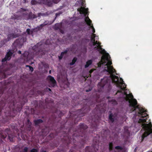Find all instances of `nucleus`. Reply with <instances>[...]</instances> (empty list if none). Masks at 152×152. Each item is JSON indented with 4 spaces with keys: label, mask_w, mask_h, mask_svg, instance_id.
<instances>
[{
    "label": "nucleus",
    "mask_w": 152,
    "mask_h": 152,
    "mask_svg": "<svg viewBox=\"0 0 152 152\" xmlns=\"http://www.w3.org/2000/svg\"><path fill=\"white\" fill-rule=\"evenodd\" d=\"M12 117H14V116H15V115H12Z\"/></svg>",
    "instance_id": "59"
},
{
    "label": "nucleus",
    "mask_w": 152,
    "mask_h": 152,
    "mask_svg": "<svg viewBox=\"0 0 152 152\" xmlns=\"http://www.w3.org/2000/svg\"><path fill=\"white\" fill-rule=\"evenodd\" d=\"M33 49L34 51L36 52L37 53V52H39L40 51L39 50V48L38 47L37 44L36 45H35L32 48Z\"/></svg>",
    "instance_id": "28"
},
{
    "label": "nucleus",
    "mask_w": 152,
    "mask_h": 152,
    "mask_svg": "<svg viewBox=\"0 0 152 152\" xmlns=\"http://www.w3.org/2000/svg\"><path fill=\"white\" fill-rule=\"evenodd\" d=\"M26 67H28L29 68L31 72H33L34 70V69L33 67L32 66H29V65H26Z\"/></svg>",
    "instance_id": "38"
},
{
    "label": "nucleus",
    "mask_w": 152,
    "mask_h": 152,
    "mask_svg": "<svg viewBox=\"0 0 152 152\" xmlns=\"http://www.w3.org/2000/svg\"><path fill=\"white\" fill-rule=\"evenodd\" d=\"M87 128V126L85 124L81 123L76 129L73 127L69 128L67 133L63 131L64 135L61 139L65 148L63 147L61 151L66 152L71 147L77 151L78 148H83L84 145L88 139L86 131Z\"/></svg>",
    "instance_id": "1"
},
{
    "label": "nucleus",
    "mask_w": 152,
    "mask_h": 152,
    "mask_svg": "<svg viewBox=\"0 0 152 152\" xmlns=\"http://www.w3.org/2000/svg\"><path fill=\"white\" fill-rule=\"evenodd\" d=\"M18 53L19 54H21V51L20 50H19L18 51Z\"/></svg>",
    "instance_id": "53"
},
{
    "label": "nucleus",
    "mask_w": 152,
    "mask_h": 152,
    "mask_svg": "<svg viewBox=\"0 0 152 152\" xmlns=\"http://www.w3.org/2000/svg\"><path fill=\"white\" fill-rule=\"evenodd\" d=\"M100 117L98 115H94L93 117H91V128L93 129V131L96 130L97 127V124L99 121Z\"/></svg>",
    "instance_id": "9"
},
{
    "label": "nucleus",
    "mask_w": 152,
    "mask_h": 152,
    "mask_svg": "<svg viewBox=\"0 0 152 152\" xmlns=\"http://www.w3.org/2000/svg\"><path fill=\"white\" fill-rule=\"evenodd\" d=\"M5 90V88L4 87H2L0 88V98L3 94Z\"/></svg>",
    "instance_id": "27"
},
{
    "label": "nucleus",
    "mask_w": 152,
    "mask_h": 152,
    "mask_svg": "<svg viewBox=\"0 0 152 152\" xmlns=\"http://www.w3.org/2000/svg\"><path fill=\"white\" fill-rule=\"evenodd\" d=\"M61 0H48V2L47 3L48 4L49 7L51 6L53 3L55 4L58 3Z\"/></svg>",
    "instance_id": "17"
},
{
    "label": "nucleus",
    "mask_w": 152,
    "mask_h": 152,
    "mask_svg": "<svg viewBox=\"0 0 152 152\" xmlns=\"http://www.w3.org/2000/svg\"><path fill=\"white\" fill-rule=\"evenodd\" d=\"M110 58V56L108 53H106L105 55L102 56L101 57V59L100 61L98 63V65L100 67L101 65L105 64L106 63L107 61L108 62L106 64V67H105L104 70L106 71L107 68L110 66H112L111 65L112 64L111 61H109V59Z\"/></svg>",
    "instance_id": "7"
},
{
    "label": "nucleus",
    "mask_w": 152,
    "mask_h": 152,
    "mask_svg": "<svg viewBox=\"0 0 152 152\" xmlns=\"http://www.w3.org/2000/svg\"><path fill=\"white\" fill-rule=\"evenodd\" d=\"M109 150L110 151H111L113 150V143L112 142H110L109 144Z\"/></svg>",
    "instance_id": "29"
},
{
    "label": "nucleus",
    "mask_w": 152,
    "mask_h": 152,
    "mask_svg": "<svg viewBox=\"0 0 152 152\" xmlns=\"http://www.w3.org/2000/svg\"><path fill=\"white\" fill-rule=\"evenodd\" d=\"M28 150V148L26 147H25L23 149V151L24 152H27Z\"/></svg>",
    "instance_id": "44"
},
{
    "label": "nucleus",
    "mask_w": 152,
    "mask_h": 152,
    "mask_svg": "<svg viewBox=\"0 0 152 152\" xmlns=\"http://www.w3.org/2000/svg\"><path fill=\"white\" fill-rule=\"evenodd\" d=\"M91 90V89H90V88H89V89H87V90H86V92H89V91H90Z\"/></svg>",
    "instance_id": "49"
},
{
    "label": "nucleus",
    "mask_w": 152,
    "mask_h": 152,
    "mask_svg": "<svg viewBox=\"0 0 152 152\" xmlns=\"http://www.w3.org/2000/svg\"><path fill=\"white\" fill-rule=\"evenodd\" d=\"M15 35L13 34H8L7 35V41H9L11 39H13L14 38H15Z\"/></svg>",
    "instance_id": "22"
},
{
    "label": "nucleus",
    "mask_w": 152,
    "mask_h": 152,
    "mask_svg": "<svg viewBox=\"0 0 152 152\" xmlns=\"http://www.w3.org/2000/svg\"><path fill=\"white\" fill-rule=\"evenodd\" d=\"M98 140L95 141V138L93 140V144L92 146L90 147L87 146L86 148L85 152H96L98 150L99 147ZM79 152H80V151Z\"/></svg>",
    "instance_id": "8"
},
{
    "label": "nucleus",
    "mask_w": 152,
    "mask_h": 152,
    "mask_svg": "<svg viewBox=\"0 0 152 152\" xmlns=\"http://www.w3.org/2000/svg\"><path fill=\"white\" fill-rule=\"evenodd\" d=\"M54 113H57V111H55V112H54Z\"/></svg>",
    "instance_id": "61"
},
{
    "label": "nucleus",
    "mask_w": 152,
    "mask_h": 152,
    "mask_svg": "<svg viewBox=\"0 0 152 152\" xmlns=\"http://www.w3.org/2000/svg\"><path fill=\"white\" fill-rule=\"evenodd\" d=\"M100 105H96V108H97V109H98L99 111H101V109L102 108H100L99 107Z\"/></svg>",
    "instance_id": "45"
},
{
    "label": "nucleus",
    "mask_w": 152,
    "mask_h": 152,
    "mask_svg": "<svg viewBox=\"0 0 152 152\" xmlns=\"http://www.w3.org/2000/svg\"><path fill=\"white\" fill-rule=\"evenodd\" d=\"M94 69H91L89 71V73L90 74H91L94 72Z\"/></svg>",
    "instance_id": "46"
},
{
    "label": "nucleus",
    "mask_w": 152,
    "mask_h": 152,
    "mask_svg": "<svg viewBox=\"0 0 152 152\" xmlns=\"http://www.w3.org/2000/svg\"><path fill=\"white\" fill-rule=\"evenodd\" d=\"M110 113H111V111H110ZM116 115L115 114H113L111 113L109 114V119L110 122L112 123L114 122L115 120L116 119Z\"/></svg>",
    "instance_id": "14"
},
{
    "label": "nucleus",
    "mask_w": 152,
    "mask_h": 152,
    "mask_svg": "<svg viewBox=\"0 0 152 152\" xmlns=\"http://www.w3.org/2000/svg\"><path fill=\"white\" fill-rule=\"evenodd\" d=\"M126 85H125V86H123V87H122V86H120V87L119 88H120V90L117 91V93H120L122 95L124 94V95H126V97L127 95L128 94H127L126 92L125 91H125L126 90Z\"/></svg>",
    "instance_id": "13"
},
{
    "label": "nucleus",
    "mask_w": 152,
    "mask_h": 152,
    "mask_svg": "<svg viewBox=\"0 0 152 152\" xmlns=\"http://www.w3.org/2000/svg\"><path fill=\"white\" fill-rule=\"evenodd\" d=\"M100 53L101 54H103L105 53L104 55H105L107 53L106 52V51L104 49H102L100 51H99Z\"/></svg>",
    "instance_id": "37"
},
{
    "label": "nucleus",
    "mask_w": 152,
    "mask_h": 152,
    "mask_svg": "<svg viewBox=\"0 0 152 152\" xmlns=\"http://www.w3.org/2000/svg\"><path fill=\"white\" fill-rule=\"evenodd\" d=\"M25 39L24 38L17 39L13 44V46H14L15 48L13 50V51H14L15 50V51H17V48H20L23 45V42H25Z\"/></svg>",
    "instance_id": "10"
},
{
    "label": "nucleus",
    "mask_w": 152,
    "mask_h": 152,
    "mask_svg": "<svg viewBox=\"0 0 152 152\" xmlns=\"http://www.w3.org/2000/svg\"><path fill=\"white\" fill-rule=\"evenodd\" d=\"M96 36L95 34H92L91 37V41L92 42L93 45V46H95L96 45V44L98 43L99 42H98L97 41H95V37Z\"/></svg>",
    "instance_id": "15"
},
{
    "label": "nucleus",
    "mask_w": 152,
    "mask_h": 152,
    "mask_svg": "<svg viewBox=\"0 0 152 152\" xmlns=\"http://www.w3.org/2000/svg\"><path fill=\"white\" fill-rule=\"evenodd\" d=\"M47 89L49 91H51V90L50 88H47Z\"/></svg>",
    "instance_id": "54"
},
{
    "label": "nucleus",
    "mask_w": 152,
    "mask_h": 152,
    "mask_svg": "<svg viewBox=\"0 0 152 152\" xmlns=\"http://www.w3.org/2000/svg\"><path fill=\"white\" fill-rule=\"evenodd\" d=\"M23 10H24V11H26V10L25 9H23Z\"/></svg>",
    "instance_id": "60"
},
{
    "label": "nucleus",
    "mask_w": 152,
    "mask_h": 152,
    "mask_svg": "<svg viewBox=\"0 0 152 152\" xmlns=\"http://www.w3.org/2000/svg\"><path fill=\"white\" fill-rule=\"evenodd\" d=\"M8 139L10 140V141H12V138L10 136H8Z\"/></svg>",
    "instance_id": "47"
},
{
    "label": "nucleus",
    "mask_w": 152,
    "mask_h": 152,
    "mask_svg": "<svg viewBox=\"0 0 152 152\" xmlns=\"http://www.w3.org/2000/svg\"><path fill=\"white\" fill-rule=\"evenodd\" d=\"M60 113H61V116H62V115H63V114H62V113L61 112H60Z\"/></svg>",
    "instance_id": "58"
},
{
    "label": "nucleus",
    "mask_w": 152,
    "mask_h": 152,
    "mask_svg": "<svg viewBox=\"0 0 152 152\" xmlns=\"http://www.w3.org/2000/svg\"><path fill=\"white\" fill-rule=\"evenodd\" d=\"M35 30H36L35 28L31 30H30L29 28H28L26 29V32L28 34L30 35L32 34L35 31Z\"/></svg>",
    "instance_id": "23"
},
{
    "label": "nucleus",
    "mask_w": 152,
    "mask_h": 152,
    "mask_svg": "<svg viewBox=\"0 0 152 152\" xmlns=\"http://www.w3.org/2000/svg\"><path fill=\"white\" fill-rule=\"evenodd\" d=\"M7 40V39H4L1 40L0 42L1 45L3 46L4 45L6 42L8 41Z\"/></svg>",
    "instance_id": "31"
},
{
    "label": "nucleus",
    "mask_w": 152,
    "mask_h": 152,
    "mask_svg": "<svg viewBox=\"0 0 152 152\" xmlns=\"http://www.w3.org/2000/svg\"><path fill=\"white\" fill-rule=\"evenodd\" d=\"M24 104V103L20 102H17L15 98L12 99L8 98L7 101L6 99L4 100H1L0 102V115L2 110L5 113H8L10 115L13 112L15 114L18 111H21Z\"/></svg>",
    "instance_id": "3"
},
{
    "label": "nucleus",
    "mask_w": 152,
    "mask_h": 152,
    "mask_svg": "<svg viewBox=\"0 0 152 152\" xmlns=\"http://www.w3.org/2000/svg\"><path fill=\"white\" fill-rule=\"evenodd\" d=\"M61 24L56 23L55 24L54 26V29L56 30H60L61 27Z\"/></svg>",
    "instance_id": "26"
},
{
    "label": "nucleus",
    "mask_w": 152,
    "mask_h": 152,
    "mask_svg": "<svg viewBox=\"0 0 152 152\" xmlns=\"http://www.w3.org/2000/svg\"><path fill=\"white\" fill-rule=\"evenodd\" d=\"M101 43L100 42H99L96 44V46L94 48H96V49L98 51H100L102 49V48L101 46Z\"/></svg>",
    "instance_id": "21"
},
{
    "label": "nucleus",
    "mask_w": 152,
    "mask_h": 152,
    "mask_svg": "<svg viewBox=\"0 0 152 152\" xmlns=\"http://www.w3.org/2000/svg\"><path fill=\"white\" fill-rule=\"evenodd\" d=\"M2 66H0V75H2V78H5L6 76L5 72L6 70H5L3 69H2Z\"/></svg>",
    "instance_id": "18"
},
{
    "label": "nucleus",
    "mask_w": 152,
    "mask_h": 152,
    "mask_svg": "<svg viewBox=\"0 0 152 152\" xmlns=\"http://www.w3.org/2000/svg\"><path fill=\"white\" fill-rule=\"evenodd\" d=\"M92 61L91 60H90L86 62V64L85 65V67L87 68L90 65H91L92 63Z\"/></svg>",
    "instance_id": "25"
},
{
    "label": "nucleus",
    "mask_w": 152,
    "mask_h": 152,
    "mask_svg": "<svg viewBox=\"0 0 152 152\" xmlns=\"http://www.w3.org/2000/svg\"><path fill=\"white\" fill-rule=\"evenodd\" d=\"M106 71L110 74V75L104 77L103 79H101V82L98 83L97 86L99 92L102 91L104 87L107 88L108 90L110 89L111 88V82L116 84L119 87L120 86H121L119 85V77L113 74L114 73L116 72V70L113 67L110 66L108 67Z\"/></svg>",
    "instance_id": "4"
},
{
    "label": "nucleus",
    "mask_w": 152,
    "mask_h": 152,
    "mask_svg": "<svg viewBox=\"0 0 152 152\" xmlns=\"http://www.w3.org/2000/svg\"><path fill=\"white\" fill-rule=\"evenodd\" d=\"M56 15H57V14H56ZM56 16L55 17V19H54V21L56 19Z\"/></svg>",
    "instance_id": "57"
},
{
    "label": "nucleus",
    "mask_w": 152,
    "mask_h": 152,
    "mask_svg": "<svg viewBox=\"0 0 152 152\" xmlns=\"http://www.w3.org/2000/svg\"><path fill=\"white\" fill-rule=\"evenodd\" d=\"M115 149L116 150H114V152H124L125 151L123 148L120 146H115Z\"/></svg>",
    "instance_id": "16"
},
{
    "label": "nucleus",
    "mask_w": 152,
    "mask_h": 152,
    "mask_svg": "<svg viewBox=\"0 0 152 152\" xmlns=\"http://www.w3.org/2000/svg\"><path fill=\"white\" fill-rule=\"evenodd\" d=\"M31 3V4L34 5H36L38 3L39 4V2L35 0H32Z\"/></svg>",
    "instance_id": "34"
},
{
    "label": "nucleus",
    "mask_w": 152,
    "mask_h": 152,
    "mask_svg": "<svg viewBox=\"0 0 152 152\" xmlns=\"http://www.w3.org/2000/svg\"><path fill=\"white\" fill-rule=\"evenodd\" d=\"M82 40L85 41L86 42H88L89 41V39H86V38H83L82 39Z\"/></svg>",
    "instance_id": "43"
},
{
    "label": "nucleus",
    "mask_w": 152,
    "mask_h": 152,
    "mask_svg": "<svg viewBox=\"0 0 152 152\" xmlns=\"http://www.w3.org/2000/svg\"><path fill=\"white\" fill-rule=\"evenodd\" d=\"M60 32L61 33L63 34L64 33V31H63L61 29H60Z\"/></svg>",
    "instance_id": "51"
},
{
    "label": "nucleus",
    "mask_w": 152,
    "mask_h": 152,
    "mask_svg": "<svg viewBox=\"0 0 152 152\" xmlns=\"http://www.w3.org/2000/svg\"><path fill=\"white\" fill-rule=\"evenodd\" d=\"M48 80H49L50 86V87H54L56 84V81L54 78L51 75H49L47 77Z\"/></svg>",
    "instance_id": "11"
},
{
    "label": "nucleus",
    "mask_w": 152,
    "mask_h": 152,
    "mask_svg": "<svg viewBox=\"0 0 152 152\" xmlns=\"http://www.w3.org/2000/svg\"><path fill=\"white\" fill-rule=\"evenodd\" d=\"M126 99L128 101L129 104V105L132 107L133 111L138 110L137 115L141 118L139 119L138 122L142 123L141 126L142 127V129H141L140 132L144 131L141 136V141H142L149 134L152 133V124L151 123H145L146 122L147 116H148V115L146 113L147 111L139 105H137V100L133 98V96L132 93L127 94V97H126Z\"/></svg>",
    "instance_id": "2"
},
{
    "label": "nucleus",
    "mask_w": 152,
    "mask_h": 152,
    "mask_svg": "<svg viewBox=\"0 0 152 152\" xmlns=\"http://www.w3.org/2000/svg\"><path fill=\"white\" fill-rule=\"evenodd\" d=\"M43 24H44V25L45 26L48 24V23L47 22V21H46L44 22Z\"/></svg>",
    "instance_id": "48"
},
{
    "label": "nucleus",
    "mask_w": 152,
    "mask_h": 152,
    "mask_svg": "<svg viewBox=\"0 0 152 152\" xmlns=\"http://www.w3.org/2000/svg\"><path fill=\"white\" fill-rule=\"evenodd\" d=\"M124 132L125 133H126L127 134H129V130L125 126L124 128Z\"/></svg>",
    "instance_id": "36"
},
{
    "label": "nucleus",
    "mask_w": 152,
    "mask_h": 152,
    "mask_svg": "<svg viewBox=\"0 0 152 152\" xmlns=\"http://www.w3.org/2000/svg\"><path fill=\"white\" fill-rule=\"evenodd\" d=\"M88 9H86L85 8L81 7L80 8L78 9L77 10L79 11L80 14H84L85 17V21L86 24L90 28L92 29V32L94 34L95 32V29L94 28L92 24L91 23L92 21L89 19L88 17H86L88 13Z\"/></svg>",
    "instance_id": "6"
},
{
    "label": "nucleus",
    "mask_w": 152,
    "mask_h": 152,
    "mask_svg": "<svg viewBox=\"0 0 152 152\" xmlns=\"http://www.w3.org/2000/svg\"><path fill=\"white\" fill-rule=\"evenodd\" d=\"M7 135L6 134H0V137L2 139H4L6 138Z\"/></svg>",
    "instance_id": "39"
},
{
    "label": "nucleus",
    "mask_w": 152,
    "mask_h": 152,
    "mask_svg": "<svg viewBox=\"0 0 152 152\" xmlns=\"http://www.w3.org/2000/svg\"><path fill=\"white\" fill-rule=\"evenodd\" d=\"M41 152H47L46 151L43 150L41 151Z\"/></svg>",
    "instance_id": "55"
},
{
    "label": "nucleus",
    "mask_w": 152,
    "mask_h": 152,
    "mask_svg": "<svg viewBox=\"0 0 152 152\" xmlns=\"http://www.w3.org/2000/svg\"><path fill=\"white\" fill-rule=\"evenodd\" d=\"M75 151L74 150H72V149H70L69 152H74V151Z\"/></svg>",
    "instance_id": "50"
},
{
    "label": "nucleus",
    "mask_w": 152,
    "mask_h": 152,
    "mask_svg": "<svg viewBox=\"0 0 152 152\" xmlns=\"http://www.w3.org/2000/svg\"><path fill=\"white\" fill-rule=\"evenodd\" d=\"M45 25H44V24L43 23L41 24L39 26H38L37 28H35L36 29H37V30L39 31L40 30L42 29V28Z\"/></svg>",
    "instance_id": "33"
},
{
    "label": "nucleus",
    "mask_w": 152,
    "mask_h": 152,
    "mask_svg": "<svg viewBox=\"0 0 152 152\" xmlns=\"http://www.w3.org/2000/svg\"><path fill=\"white\" fill-rule=\"evenodd\" d=\"M51 70H50L49 71V74H50L51 73Z\"/></svg>",
    "instance_id": "56"
},
{
    "label": "nucleus",
    "mask_w": 152,
    "mask_h": 152,
    "mask_svg": "<svg viewBox=\"0 0 152 152\" xmlns=\"http://www.w3.org/2000/svg\"><path fill=\"white\" fill-rule=\"evenodd\" d=\"M26 124L28 125V127H30L31 125V123L29 119L27 120V122L26 123Z\"/></svg>",
    "instance_id": "35"
},
{
    "label": "nucleus",
    "mask_w": 152,
    "mask_h": 152,
    "mask_svg": "<svg viewBox=\"0 0 152 152\" xmlns=\"http://www.w3.org/2000/svg\"><path fill=\"white\" fill-rule=\"evenodd\" d=\"M88 100L83 99L81 101L82 102L79 103V104H82V103H84L83 104V107L81 109L77 110L76 111H74L72 113H70V116L74 119L75 124L77 123V120H79L81 117L85 115V114L89 112L90 110V107L88 105L89 103H87Z\"/></svg>",
    "instance_id": "5"
},
{
    "label": "nucleus",
    "mask_w": 152,
    "mask_h": 152,
    "mask_svg": "<svg viewBox=\"0 0 152 152\" xmlns=\"http://www.w3.org/2000/svg\"><path fill=\"white\" fill-rule=\"evenodd\" d=\"M48 2V0H40V1L39 2V4H43L48 6V4H47Z\"/></svg>",
    "instance_id": "24"
},
{
    "label": "nucleus",
    "mask_w": 152,
    "mask_h": 152,
    "mask_svg": "<svg viewBox=\"0 0 152 152\" xmlns=\"http://www.w3.org/2000/svg\"><path fill=\"white\" fill-rule=\"evenodd\" d=\"M120 79L122 81V82H119V85L121 84L122 85H124V86H125V85H126L125 83H124V81L123 80L122 78H120Z\"/></svg>",
    "instance_id": "40"
},
{
    "label": "nucleus",
    "mask_w": 152,
    "mask_h": 152,
    "mask_svg": "<svg viewBox=\"0 0 152 152\" xmlns=\"http://www.w3.org/2000/svg\"><path fill=\"white\" fill-rule=\"evenodd\" d=\"M82 0V4H84V2H85V1H83V0Z\"/></svg>",
    "instance_id": "52"
},
{
    "label": "nucleus",
    "mask_w": 152,
    "mask_h": 152,
    "mask_svg": "<svg viewBox=\"0 0 152 152\" xmlns=\"http://www.w3.org/2000/svg\"><path fill=\"white\" fill-rule=\"evenodd\" d=\"M34 122L35 126H37L39 124L42 123L43 121L41 119H39L37 120H34Z\"/></svg>",
    "instance_id": "20"
},
{
    "label": "nucleus",
    "mask_w": 152,
    "mask_h": 152,
    "mask_svg": "<svg viewBox=\"0 0 152 152\" xmlns=\"http://www.w3.org/2000/svg\"><path fill=\"white\" fill-rule=\"evenodd\" d=\"M11 50H10L7 53L5 58L2 60V62L6 61H9L11 59L13 53L11 52Z\"/></svg>",
    "instance_id": "12"
},
{
    "label": "nucleus",
    "mask_w": 152,
    "mask_h": 152,
    "mask_svg": "<svg viewBox=\"0 0 152 152\" xmlns=\"http://www.w3.org/2000/svg\"><path fill=\"white\" fill-rule=\"evenodd\" d=\"M109 102L113 105H116L117 104V102L115 99H112L109 101Z\"/></svg>",
    "instance_id": "32"
},
{
    "label": "nucleus",
    "mask_w": 152,
    "mask_h": 152,
    "mask_svg": "<svg viewBox=\"0 0 152 152\" xmlns=\"http://www.w3.org/2000/svg\"><path fill=\"white\" fill-rule=\"evenodd\" d=\"M77 60V58L75 57H74L72 60V62H71L69 64L70 65H73L76 62Z\"/></svg>",
    "instance_id": "30"
},
{
    "label": "nucleus",
    "mask_w": 152,
    "mask_h": 152,
    "mask_svg": "<svg viewBox=\"0 0 152 152\" xmlns=\"http://www.w3.org/2000/svg\"><path fill=\"white\" fill-rule=\"evenodd\" d=\"M30 152H38V150L35 148H33L30 151Z\"/></svg>",
    "instance_id": "42"
},
{
    "label": "nucleus",
    "mask_w": 152,
    "mask_h": 152,
    "mask_svg": "<svg viewBox=\"0 0 152 152\" xmlns=\"http://www.w3.org/2000/svg\"><path fill=\"white\" fill-rule=\"evenodd\" d=\"M68 51V50H66L64 51L61 52L60 56H58V59L59 60H61L62 59L64 55L67 54Z\"/></svg>",
    "instance_id": "19"
},
{
    "label": "nucleus",
    "mask_w": 152,
    "mask_h": 152,
    "mask_svg": "<svg viewBox=\"0 0 152 152\" xmlns=\"http://www.w3.org/2000/svg\"><path fill=\"white\" fill-rule=\"evenodd\" d=\"M28 19H31L33 17L32 14L31 12L28 15Z\"/></svg>",
    "instance_id": "41"
}]
</instances>
